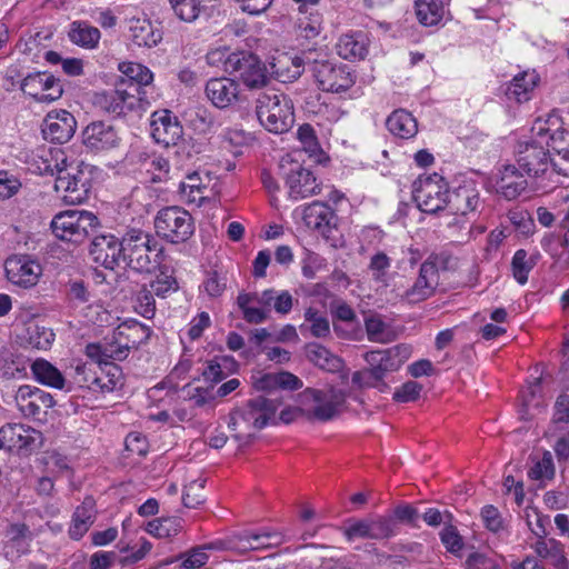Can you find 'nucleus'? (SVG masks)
I'll return each mask as SVG.
<instances>
[{
  "label": "nucleus",
  "instance_id": "f257e3e1",
  "mask_svg": "<svg viewBox=\"0 0 569 569\" xmlns=\"http://www.w3.org/2000/svg\"><path fill=\"white\" fill-rule=\"evenodd\" d=\"M531 132L537 141H542L556 163L560 176L569 177V129L557 113L537 118Z\"/></svg>",
  "mask_w": 569,
  "mask_h": 569
},
{
  "label": "nucleus",
  "instance_id": "f03ea898",
  "mask_svg": "<svg viewBox=\"0 0 569 569\" xmlns=\"http://www.w3.org/2000/svg\"><path fill=\"white\" fill-rule=\"evenodd\" d=\"M162 247L149 233L132 229L123 236V260L139 272H150L161 261Z\"/></svg>",
  "mask_w": 569,
  "mask_h": 569
},
{
  "label": "nucleus",
  "instance_id": "7ed1b4c3",
  "mask_svg": "<svg viewBox=\"0 0 569 569\" xmlns=\"http://www.w3.org/2000/svg\"><path fill=\"white\" fill-rule=\"evenodd\" d=\"M555 160L542 141H537L530 131L529 137L518 143L517 164L529 177L552 181L560 176Z\"/></svg>",
  "mask_w": 569,
  "mask_h": 569
},
{
  "label": "nucleus",
  "instance_id": "20e7f679",
  "mask_svg": "<svg viewBox=\"0 0 569 569\" xmlns=\"http://www.w3.org/2000/svg\"><path fill=\"white\" fill-rule=\"evenodd\" d=\"M257 117L269 132L281 134L295 123L293 104L282 93H262L257 100Z\"/></svg>",
  "mask_w": 569,
  "mask_h": 569
},
{
  "label": "nucleus",
  "instance_id": "39448f33",
  "mask_svg": "<svg viewBox=\"0 0 569 569\" xmlns=\"http://www.w3.org/2000/svg\"><path fill=\"white\" fill-rule=\"evenodd\" d=\"M412 198L419 210L436 214L447 209L448 183L437 173L420 176L412 184Z\"/></svg>",
  "mask_w": 569,
  "mask_h": 569
},
{
  "label": "nucleus",
  "instance_id": "423d86ee",
  "mask_svg": "<svg viewBox=\"0 0 569 569\" xmlns=\"http://www.w3.org/2000/svg\"><path fill=\"white\" fill-rule=\"evenodd\" d=\"M98 226V218L87 210H66L51 221L54 236L70 242L83 241Z\"/></svg>",
  "mask_w": 569,
  "mask_h": 569
},
{
  "label": "nucleus",
  "instance_id": "0eeeda50",
  "mask_svg": "<svg viewBox=\"0 0 569 569\" xmlns=\"http://www.w3.org/2000/svg\"><path fill=\"white\" fill-rule=\"evenodd\" d=\"M54 189L62 192L67 204H80L88 199L91 189V167L76 160L66 172L56 179Z\"/></svg>",
  "mask_w": 569,
  "mask_h": 569
},
{
  "label": "nucleus",
  "instance_id": "6e6552de",
  "mask_svg": "<svg viewBox=\"0 0 569 569\" xmlns=\"http://www.w3.org/2000/svg\"><path fill=\"white\" fill-rule=\"evenodd\" d=\"M157 233L172 243L188 240L194 231L190 213L181 207H167L161 209L154 219Z\"/></svg>",
  "mask_w": 569,
  "mask_h": 569
},
{
  "label": "nucleus",
  "instance_id": "1a4fd4ad",
  "mask_svg": "<svg viewBox=\"0 0 569 569\" xmlns=\"http://www.w3.org/2000/svg\"><path fill=\"white\" fill-rule=\"evenodd\" d=\"M226 71L234 73L251 90L264 87L269 80L266 64L250 52H232L226 59Z\"/></svg>",
  "mask_w": 569,
  "mask_h": 569
},
{
  "label": "nucleus",
  "instance_id": "9d476101",
  "mask_svg": "<svg viewBox=\"0 0 569 569\" xmlns=\"http://www.w3.org/2000/svg\"><path fill=\"white\" fill-rule=\"evenodd\" d=\"M309 417L328 421L340 415L345 408L346 393L337 388L308 389L305 392Z\"/></svg>",
  "mask_w": 569,
  "mask_h": 569
},
{
  "label": "nucleus",
  "instance_id": "9b49d317",
  "mask_svg": "<svg viewBox=\"0 0 569 569\" xmlns=\"http://www.w3.org/2000/svg\"><path fill=\"white\" fill-rule=\"evenodd\" d=\"M279 168L292 200L305 199L318 193L319 184L316 177L298 161L292 160L289 156L283 157Z\"/></svg>",
  "mask_w": 569,
  "mask_h": 569
},
{
  "label": "nucleus",
  "instance_id": "f8f14e48",
  "mask_svg": "<svg viewBox=\"0 0 569 569\" xmlns=\"http://www.w3.org/2000/svg\"><path fill=\"white\" fill-rule=\"evenodd\" d=\"M318 86L328 92H343L355 84L356 77L346 64L317 61L312 68Z\"/></svg>",
  "mask_w": 569,
  "mask_h": 569
},
{
  "label": "nucleus",
  "instance_id": "ddd939ff",
  "mask_svg": "<svg viewBox=\"0 0 569 569\" xmlns=\"http://www.w3.org/2000/svg\"><path fill=\"white\" fill-rule=\"evenodd\" d=\"M481 206L480 193L476 184L470 181L449 192L447 209L456 216L455 223L465 224L476 214Z\"/></svg>",
  "mask_w": 569,
  "mask_h": 569
},
{
  "label": "nucleus",
  "instance_id": "4468645a",
  "mask_svg": "<svg viewBox=\"0 0 569 569\" xmlns=\"http://www.w3.org/2000/svg\"><path fill=\"white\" fill-rule=\"evenodd\" d=\"M217 178L207 171L189 173L180 182L179 191L187 203L201 206L206 200H211L218 194Z\"/></svg>",
  "mask_w": 569,
  "mask_h": 569
},
{
  "label": "nucleus",
  "instance_id": "2eb2a0df",
  "mask_svg": "<svg viewBox=\"0 0 569 569\" xmlns=\"http://www.w3.org/2000/svg\"><path fill=\"white\" fill-rule=\"evenodd\" d=\"M14 402L23 417L36 418L47 413L54 406L53 397L30 385L20 386L14 393Z\"/></svg>",
  "mask_w": 569,
  "mask_h": 569
},
{
  "label": "nucleus",
  "instance_id": "dca6fc26",
  "mask_svg": "<svg viewBox=\"0 0 569 569\" xmlns=\"http://www.w3.org/2000/svg\"><path fill=\"white\" fill-rule=\"evenodd\" d=\"M23 93L39 102H53L61 98L62 86L48 72H33L23 78L20 84Z\"/></svg>",
  "mask_w": 569,
  "mask_h": 569
},
{
  "label": "nucleus",
  "instance_id": "f3484780",
  "mask_svg": "<svg viewBox=\"0 0 569 569\" xmlns=\"http://www.w3.org/2000/svg\"><path fill=\"white\" fill-rule=\"evenodd\" d=\"M41 442V433L36 429L20 425L8 423L0 428V449L9 451H31Z\"/></svg>",
  "mask_w": 569,
  "mask_h": 569
},
{
  "label": "nucleus",
  "instance_id": "a211bd4d",
  "mask_svg": "<svg viewBox=\"0 0 569 569\" xmlns=\"http://www.w3.org/2000/svg\"><path fill=\"white\" fill-rule=\"evenodd\" d=\"M77 120L64 109H54L47 113L42 122V134L46 140L57 143L68 142L74 134Z\"/></svg>",
  "mask_w": 569,
  "mask_h": 569
},
{
  "label": "nucleus",
  "instance_id": "6ab92c4d",
  "mask_svg": "<svg viewBox=\"0 0 569 569\" xmlns=\"http://www.w3.org/2000/svg\"><path fill=\"white\" fill-rule=\"evenodd\" d=\"M410 357V347L395 346L386 350L370 351L366 360L375 378L381 379L387 372L398 370Z\"/></svg>",
  "mask_w": 569,
  "mask_h": 569
},
{
  "label": "nucleus",
  "instance_id": "aec40b11",
  "mask_svg": "<svg viewBox=\"0 0 569 569\" xmlns=\"http://www.w3.org/2000/svg\"><path fill=\"white\" fill-rule=\"evenodd\" d=\"M4 269L8 280L22 288L36 286L42 273L40 263L31 257L23 254L8 258Z\"/></svg>",
  "mask_w": 569,
  "mask_h": 569
},
{
  "label": "nucleus",
  "instance_id": "412c9836",
  "mask_svg": "<svg viewBox=\"0 0 569 569\" xmlns=\"http://www.w3.org/2000/svg\"><path fill=\"white\" fill-rule=\"evenodd\" d=\"M301 217L309 229L319 232L325 238H330L338 228L339 218L335 210L321 201L303 206Z\"/></svg>",
  "mask_w": 569,
  "mask_h": 569
},
{
  "label": "nucleus",
  "instance_id": "4be33fe9",
  "mask_svg": "<svg viewBox=\"0 0 569 569\" xmlns=\"http://www.w3.org/2000/svg\"><path fill=\"white\" fill-rule=\"evenodd\" d=\"M90 256L97 264L113 270L123 259V239L113 234L97 236L91 242Z\"/></svg>",
  "mask_w": 569,
  "mask_h": 569
},
{
  "label": "nucleus",
  "instance_id": "5701e85b",
  "mask_svg": "<svg viewBox=\"0 0 569 569\" xmlns=\"http://www.w3.org/2000/svg\"><path fill=\"white\" fill-rule=\"evenodd\" d=\"M151 136L156 142L176 146L182 137V127L178 118L169 110H158L151 114Z\"/></svg>",
  "mask_w": 569,
  "mask_h": 569
},
{
  "label": "nucleus",
  "instance_id": "b1692460",
  "mask_svg": "<svg viewBox=\"0 0 569 569\" xmlns=\"http://www.w3.org/2000/svg\"><path fill=\"white\" fill-rule=\"evenodd\" d=\"M204 92L211 103L219 109L231 107L241 100L239 83L227 77L208 80Z\"/></svg>",
  "mask_w": 569,
  "mask_h": 569
},
{
  "label": "nucleus",
  "instance_id": "393cba45",
  "mask_svg": "<svg viewBox=\"0 0 569 569\" xmlns=\"http://www.w3.org/2000/svg\"><path fill=\"white\" fill-rule=\"evenodd\" d=\"M83 144L93 152L109 150L117 146L114 129L104 122H92L82 132Z\"/></svg>",
  "mask_w": 569,
  "mask_h": 569
},
{
  "label": "nucleus",
  "instance_id": "a878e982",
  "mask_svg": "<svg viewBox=\"0 0 569 569\" xmlns=\"http://www.w3.org/2000/svg\"><path fill=\"white\" fill-rule=\"evenodd\" d=\"M369 38L362 31H349L342 33L337 43L336 51L345 60H363L369 52Z\"/></svg>",
  "mask_w": 569,
  "mask_h": 569
},
{
  "label": "nucleus",
  "instance_id": "bb28decb",
  "mask_svg": "<svg viewBox=\"0 0 569 569\" xmlns=\"http://www.w3.org/2000/svg\"><path fill=\"white\" fill-rule=\"evenodd\" d=\"M438 269L433 262L426 261L420 266L419 276L413 286L406 291L409 302H419L430 297L438 284Z\"/></svg>",
  "mask_w": 569,
  "mask_h": 569
},
{
  "label": "nucleus",
  "instance_id": "cd10ccee",
  "mask_svg": "<svg viewBox=\"0 0 569 569\" xmlns=\"http://www.w3.org/2000/svg\"><path fill=\"white\" fill-rule=\"evenodd\" d=\"M139 87L129 83L126 89L118 88L104 97V108L108 112L122 114L141 106Z\"/></svg>",
  "mask_w": 569,
  "mask_h": 569
},
{
  "label": "nucleus",
  "instance_id": "c85d7f7f",
  "mask_svg": "<svg viewBox=\"0 0 569 569\" xmlns=\"http://www.w3.org/2000/svg\"><path fill=\"white\" fill-rule=\"evenodd\" d=\"M76 158L68 154V151L61 148L42 149L39 154L37 169L40 174H51L61 177L76 162Z\"/></svg>",
  "mask_w": 569,
  "mask_h": 569
},
{
  "label": "nucleus",
  "instance_id": "c756f323",
  "mask_svg": "<svg viewBox=\"0 0 569 569\" xmlns=\"http://www.w3.org/2000/svg\"><path fill=\"white\" fill-rule=\"evenodd\" d=\"M495 186L497 192L506 199L512 200L527 188V180L516 166L506 164L499 171Z\"/></svg>",
  "mask_w": 569,
  "mask_h": 569
},
{
  "label": "nucleus",
  "instance_id": "7c9ffc66",
  "mask_svg": "<svg viewBox=\"0 0 569 569\" xmlns=\"http://www.w3.org/2000/svg\"><path fill=\"white\" fill-rule=\"evenodd\" d=\"M272 74L281 82H292L303 72V60L297 54L278 52L269 62Z\"/></svg>",
  "mask_w": 569,
  "mask_h": 569
},
{
  "label": "nucleus",
  "instance_id": "2f4dec72",
  "mask_svg": "<svg viewBox=\"0 0 569 569\" xmlns=\"http://www.w3.org/2000/svg\"><path fill=\"white\" fill-rule=\"evenodd\" d=\"M284 537L277 531H261L257 533H244L238 538L234 548L240 552L250 550H264L283 543Z\"/></svg>",
  "mask_w": 569,
  "mask_h": 569
},
{
  "label": "nucleus",
  "instance_id": "473e14b6",
  "mask_svg": "<svg viewBox=\"0 0 569 569\" xmlns=\"http://www.w3.org/2000/svg\"><path fill=\"white\" fill-rule=\"evenodd\" d=\"M129 31L132 41L139 47H156L162 39V32L154 27L150 20L144 18H133L130 20Z\"/></svg>",
  "mask_w": 569,
  "mask_h": 569
},
{
  "label": "nucleus",
  "instance_id": "72a5a7b5",
  "mask_svg": "<svg viewBox=\"0 0 569 569\" xmlns=\"http://www.w3.org/2000/svg\"><path fill=\"white\" fill-rule=\"evenodd\" d=\"M96 513V502L93 498L87 497L83 502L77 507L72 516L69 536L73 540L82 538L94 522Z\"/></svg>",
  "mask_w": 569,
  "mask_h": 569
},
{
  "label": "nucleus",
  "instance_id": "f704fd0d",
  "mask_svg": "<svg viewBox=\"0 0 569 569\" xmlns=\"http://www.w3.org/2000/svg\"><path fill=\"white\" fill-rule=\"evenodd\" d=\"M278 405L262 396L248 401L243 410L251 418V423L257 430L266 427L269 422H273Z\"/></svg>",
  "mask_w": 569,
  "mask_h": 569
},
{
  "label": "nucleus",
  "instance_id": "c9c22d12",
  "mask_svg": "<svg viewBox=\"0 0 569 569\" xmlns=\"http://www.w3.org/2000/svg\"><path fill=\"white\" fill-rule=\"evenodd\" d=\"M539 82V76L535 70H527L513 77L507 88L506 94L517 102L528 101L533 89Z\"/></svg>",
  "mask_w": 569,
  "mask_h": 569
},
{
  "label": "nucleus",
  "instance_id": "e433bc0d",
  "mask_svg": "<svg viewBox=\"0 0 569 569\" xmlns=\"http://www.w3.org/2000/svg\"><path fill=\"white\" fill-rule=\"evenodd\" d=\"M386 126L391 134L401 139H410L418 131L417 120L403 109L393 111L388 117Z\"/></svg>",
  "mask_w": 569,
  "mask_h": 569
},
{
  "label": "nucleus",
  "instance_id": "4c0bfd02",
  "mask_svg": "<svg viewBox=\"0 0 569 569\" xmlns=\"http://www.w3.org/2000/svg\"><path fill=\"white\" fill-rule=\"evenodd\" d=\"M228 428L233 432V439L239 443V447L250 443L257 428L251 423V418L248 417L243 409L233 410L229 415Z\"/></svg>",
  "mask_w": 569,
  "mask_h": 569
},
{
  "label": "nucleus",
  "instance_id": "58836bf2",
  "mask_svg": "<svg viewBox=\"0 0 569 569\" xmlns=\"http://www.w3.org/2000/svg\"><path fill=\"white\" fill-rule=\"evenodd\" d=\"M72 43L84 49H94L100 41V30L84 21H74L70 24L68 32Z\"/></svg>",
  "mask_w": 569,
  "mask_h": 569
},
{
  "label": "nucleus",
  "instance_id": "ea45409f",
  "mask_svg": "<svg viewBox=\"0 0 569 569\" xmlns=\"http://www.w3.org/2000/svg\"><path fill=\"white\" fill-rule=\"evenodd\" d=\"M31 371L34 379L44 386L59 390L66 386V379L60 370L44 359H37L31 366Z\"/></svg>",
  "mask_w": 569,
  "mask_h": 569
},
{
  "label": "nucleus",
  "instance_id": "a19ab883",
  "mask_svg": "<svg viewBox=\"0 0 569 569\" xmlns=\"http://www.w3.org/2000/svg\"><path fill=\"white\" fill-rule=\"evenodd\" d=\"M415 11L421 24L432 27L442 20L445 6L441 0H415Z\"/></svg>",
  "mask_w": 569,
  "mask_h": 569
},
{
  "label": "nucleus",
  "instance_id": "79ce46f5",
  "mask_svg": "<svg viewBox=\"0 0 569 569\" xmlns=\"http://www.w3.org/2000/svg\"><path fill=\"white\" fill-rule=\"evenodd\" d=\"M7 543L4 547L8 557H18L24 553L29 547V530L24 525H12L7 530Z\"/></svg>",
  "mask_w": 569,
  "mask_h": 569
},
{
  "label": "nucleus",
  "instance_id": "37998d69",
  "mask_svg": "<svg viewBox=\"0 0 569 569\" xmlns=\"http://www.w3.org/2000/svg\"><path fill=\"white\" fill-rule=\"evenodd\" d=\"M307 357L312 363L327 371H337L342 365L340 358L318 343H309L307 346Z\"/></svg>",
  "mask_w": 569,
  "mask_h": 569
},
{
  "label": "nucleus",
  "instance_id": "c03bdc74",
  "mask_svg": "<svg viewBox=\"0 0 569 569\" xmlns=\"http://www.w3.org/2000/svg\"><path fill=\"white\" fill-rule=\"evenodd\" d=\"M521 418L525 420L531 419L535 411L540 412L543 408V400L540 393V381L536 380L521 391Z\"/></svg>",
  "mask_w": 569,
  "mask_h": 569
},
{
  "label": "nucleus",
  "instance_id": "a18cd8bd",
  "mask_svg": "<svg viewBox=\"0 0 569 569\" xmlns=\"http://www.w3.org/2000/svg\"><path fill=\"white\" fill-rule=\"evenodd\" d=\"M181 529V520L173 517L153 519L146 527V531L157 538L177 536Z\"/></svg>",
  "mask_w": 569,
  "mask_h": 569
},
{
  "label": "nucleus",
  "instance_id": "49530a36",
  "mask_svg": "<svg viewBox=\"0 0 569 569\" xmlns=\"http://www.w3.org/2000/svg\"><path fill=\"white\" fill-rule=\"evenodd\" d=\"M93 380V392H111L120 385L121 372L117 366H109L107 370L100 369L97 376H91Z\"/></svg>",
  "mask_w": 569,
  "mask_h": 569
},
{
  "label": "nucleus",
  "instance_id": "de8ad7c7",
  "mask_svg": "<svg viewBox=\"0 0 569 569\" xmlns=\"http://www.w3.org/2000/svg\"><path fill=\"white\" fill-rule=\"evenodd\" d=\"M237 303L243 313V319L249 323H261L268 318L269 309L254 307L256 301L251 293H240Z\"/></svg>",
  "mask_w": 569,
  "mask_h": 569
},
{
  "label": "nucleus",
  "instance_id": "09e8293b",
  "mask_svg": "<svg viewBox=\"0 0 569 569\" xmlns=\"http://www.w3.org/2000/svg\"><path fill=\"white\" fill-rule=\"evenodd\" d=\"M119 70L137 87L149 86L153 81L152 71L138 62H121Z\"/></svg>",
  "mask_w": 569,
  "mask_h": 569
},
{
  "label": "nucleus",
  "instance_id": "8fccbe9b",
  "mask_svg": "<svg viewBox=\"0 0 569 569\" xmlns=\"http://www.w3.org/2000/svg\"><path fill=\"white\" fill-rule=\"evenodd\" d=\"M99 353L106 358L122 360L127 358L129 350L121 348L120 341H117L111 337L110 340L106 341L102 346L89 345L87 347V355L91 358H98V360L101 361Z\"/></svg>",
  "mask_w": 569,
  "mask_h": 569
},
{
  "label": "nucleus",
  "instance_id": "3c124183",
  "mask_svg": "<svg viewBox=\"0 0 569 569\" xmlns=\"http://www.w3.org/2000/svg\"><path fill=\"white\" fill-rule=\"evenodd\" d=\"M528 475L532 480H551L555 477V465L551 452L545 451L540 458L533 460V465Z\"/></svg>",
  "mask_w": 569,
  "mask_h": 569
},
{
  "label": "nucleus",
  "instance_id": "603ef678",
  "mask_svg": "<svg viewBox=\"0 0 569 569\" xmlns=\"http://www.w3.org/2000/svg\"><path fill=\"white\" fill-rule=\"evenodd\" d=\"M535 266V261L528 258L526 250L519 249L515 252L511 261L512 273L516 281L525 284L528 281V276Z\"/></svg>",
  "mask_w": 569,
  "mask_h": 569
},
{
  "label": "nucleus",
  "instance_id": "864d4df0",
  "mask_svg": "<svg viewBox=\"0 0 569 569\" xmlns=\"http://www.w3.org/2000/svg\"><path fill=\"white\" fill-rule=\"evenodd\" d=\"M525 520L529 530L537 537L543 538L547 536L548 517L540 513L535 507H527L525 509Z\"/></svg>",
  "mask_w": 569,
  "mask_h": 569
},
{
  "label": "nucleus",
  "instance_id": "5fc2aeb1",
  "mask_svg": "<svg viewBox=\"0 0 569 569\" xmlns=\"http://www.w3.org/2000/svg\"><path fill=\"white\" fill-rule=\"evenodd\" d=\"M147 287L153 296L166 298L169 293L177 291L178 283L172 274L160 272Z\"/></svg>",
  "mask_w": 569,
  "mask_h": 569
},
{
  "label": "nucleus",
  "instance_id": "6e6d98bb",
  "mask_svg": "<svg viewBox=\"0 0 569 569\" xmlns=\"http://www.w3.org/2000/svg\"><path fill=\"white\" fill-rule=\"evenodd\" d=\"M121 325L122 330H126L129 335L130 343L133 346V348H137L139 345L146 342L150 337V328L136 319H128Z\"/></svg>",
  "mask_w": 569,
  "mask_h": 569
},
{
  "label": "nucleus",
  "instance_id": "4d7b16f0",
  "mask_svg": "<svg viewBox=\"0 0 569 569\" xmlns=\"http://www.w3.org/2000/svg\"><path fill=\"white\" fill-rule=\"evenodd\" d=\"M134 310L146 319L153 318L156 313V301L153 293L147 286H143L137 293Z\"/></svg>",
  "mask_w": 569,
  "mask_h": 569
},
{
  "label": "nucleus",
  "instance_id": "13d9d810",
  "mask_svg": "<svg viewBox=\"0 0 569 569\" xmlns=\"http://www.w3.org/2000/svg\"><path fill=\"white\" fill-rule=\"evenodd\" d=\"M206 485V480L202 478H198L192 480L184 487V491L182 495V502L187 508H196L200 503L203 502V488Z\"/></svg>",
  "mask_w": 569,
  "mask_h": 569
},
{
  "label": "nucleus",
  "instance_id": "bf43d9fd",
  "mask_svg": "<svg viewBox=\"0 0 569 569\" xmlns=\"http://www.w3.org/2000/svg\"><path fill=\"white\" fill-rule=\"evenodd\" d=\"M370 539H387L396 532V521L391 517L369 520Z\"/></svg>",
  "mask_w": 569,
  "mask_h": 569
},
{
  "label": "nucleus",
  "instance_id": "052dcab7",
  "mask_svg": "<svg viewBox=\"0 0 569 569\" xmlns=\"http://www.w3.org/2000/svg\"><path fill=\"white\" fill-rule=\"evenodd\" d=\"M480 516L485 527L491 532L498 533L506 530V520L496 507L491 505L485 506L481 509Z\"/></svg>",
  "mask_w": 569,
  "mask_h": 569
},
{
  "label": "nucleus",
  "instance_id": "680f3d73",
  "mask_svg": "<svg viewBox=\"0 0 569 569\" xmlns=\"http://www.w3.org/2000/svg\"><path fill=\"white\" fill-rule=\"evenodd\" d=\"M390 266V258L386 253L378 252L375 256H372L369 264V270L371 272L372 279L386 286L387 274Z\"/></svg>",
  "mask_w": 569,
  "mask_h": 569
},
{
  "label": "nucleus",
  "instance_id": "e2e57ef3",
  "mask_svg": "<svg viewBox=\"0 0 569 569\" xmlns=\"http://www.w3.org/2000/svg\"><path fill=\"white\" fill-rule=\"evenodd\" d=\"M299 30L306 39L318 37L322 30V17L319 12H310L299 19Z\"/></svg>",
  "mask_w": 569,
  "mask_h": 569
},
{
  "label": "nucleus",
  "instance_id": "0e129e2a",
  "mask_svg": "<svg viewBox=\"0 0 569 569\" xmlns=\"http://www.w3.org/2000/svg\"><path fill=\"white\" fill-rule=\"evenodd\" d=\"M305 319L306 321L310 322V331L312 336L317 338H323L329 335L330 326L328 319L320 316L316 309H307L305 312Z\"/></svg>",
  "mask_w": 569,
  "mask_h": 569
},
{
  "label": "nucleus",
  "instance_id": "69168bd1",
  "mask_svg": "<svg viewBox=\"0 0 569 569\" xmlns=\"http://www.w3.org/2000/svg\"><path fill=\"white\" fill-rule=\"evenodd\" d=\"M183 391L186 397L196 407H204L207 405H210L214 400V393L212 388L188 385Z\"/></svg>",
  "mask_w": 569,
  "mask_h": 569
},
{
  "label": "nucleus",
  "instance_id": "338daca9",
  "mask_svg": "<svg viewBox=\"0 0 569 569\" xmlns=\"http://www.w3.org/2000/svg\"><path fill=\"white\" fill-rule=\"evenodd\" d=\"M366 331L368 339L373 342H386L387 339V325L382 321L380 316H369L366 318Z\"/></svg>",
  "mask_w": 569,
  "mask_h": 569
},
{
  "label": "nucleus",
  "instance_id": "774afa93",
  "mask_svg": "<svg viewBox=\"0 0 569 569\" xmlns=\"http://www.w3.org/2000/svg\"><path fill=\"white\" fill-rule=\"evenodd\" d=\"M208 547H198L182 556L181 567L184 569H199L204 566L209 556L207 553Z\"/></svg>",
  "mask_w": 569,
  "mask_h": 569
}]
</instances>
